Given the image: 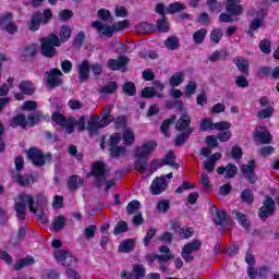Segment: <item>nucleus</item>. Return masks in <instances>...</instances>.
I'll use <instances>...</instances> for the list:
<instances>
[{
  "label": "nucleus",
  "mask_w": 279,
  "mask_h": 279,
  "mask_svg": "<svg viewBox=\"0 0 279 279\" xmlns=\"http://www.w3.org/2000/svg\"><path fill=\"white\" fill-rule=\"evenodd\" d=\"M209 38L211 43H215V45H219V43H221V39L223 38V33L221 32V28H214L209 35Z\"/></svg>",
  "instance_id": "50"
},
{
  "label": "nucleus",
  "mask_w": 279,
  "mask_h": 279,
  "mask_svg": "<svg viewBox=\"0 0 279 279\" xmlns=\"http://www.w3.org/2000/svg\"><path fill=\"white\" fill-rule=\"evenodd\" d=\"M158 147L156 142H147L135 149V169L138 173H145L149 165V154Z\"/></svg>",
  "instance_id": "1"
},
{
  "label": "nucleus",
  "mask_w": 279,
  "mask_h": 279,
  "mask_svg": "<svg viewBox=\"0 0 279 279\" xmlns=\"http://www.w3.org/2000/svg\"><path fill=\"white\" fill-rule=\"evenodd\" d=\"M175 130L178 132H186L187 130H193V128H191V116L183 113L177 121Z\"/></svg>",
  "instance_id": "20"
},
{
  "label": "nucleus",
  "mask_w": 279,
  "mask_h": 279,
  "mask_svg": "<svg viewBox=\"0 0 279 279\" xmlns=\"http://www.w3.org/2000/svg\"><path fill=\"white\" fill-rule=\"evenodd\" d=\"M84 186V178L77 175V174H72L68 179V189L69 191H77Z\"/></svg>",
  "instance_id": "21"
},
{
  "label": "nucleus",
  "mask_w": 279,
  "mask_h": 279,
  "mask_svg": "<svg viewBox=\"0 0 279 279\" xmlns=\"http://www.w3.org/2000/svg\"><path fill=\"white\" fill-rule=\"evenodd\" d=\"M92 119L94 120V122L87 123V130L92 134H97V132H99V130H104V126H101V123L99 122V117H96V119H95V117H93Z\"/></svg>",
  "instance_id": "44"
},
{
  "label": "nucleus",
  "mask_w": 279,
  "mask_h": 279,
  "mask_svg": "<svg viewBox=\"0 0 279 279\" xmlns=\"http://www.w3.org/2000/svg\"><path fill=\"white\" fill-rule=\"evenodd\" d=\"M27 156L28 160H31L35 167H45L47 162L53 160V155H51V153L45 155L43 150L38 148H29Z\"/></svg>",
  "instance_id": "7"
},
{
  "label": "nucleus",
  "mask_w": 279,
  "mask_h": 279,
  "mask_svg": "<svg viewBox=\"0 0 279 279\" xmlns=\"http://www.w3.org/2000/svg\"><path fill=\"white\" fill-rule=\"evenodd\" d=\"M87 178H95L96 189H101V186L106 184V178H108V172L106 171V163L101 160L95 161L92 165V168L87 174Z\"/></svg>",
  "instance_id": "6"
},
{
  "label": "nucleus",
  "mask_w": 279,
  "mask_h": 279,
  "mask_svg": "<svg viewBox=\"0 0 279 279\" xmlns=\"http://www.w3.org/2000/svg\"><path fill=\"white\" fill-rule=\"evenodd\" d=\"M163 44L169 51H177V49H180V39H178V36H169L165 39Z\"/></svg>",
  "instance_id": "33"
},
{
  "label": "nucleus",
  "mask_w": 279,
  "mask_h": 279,
  "mask_svg": "<svg viewBox=\"0 0 279 279\" xmlns=\"http://www.w3.org/2000/svg\"><path fill=\"white\" fill-rule=\"evenodd\" d=\"M10 125L13 129L22 128V130H25L27 128V118L25 117V114L20 113L16 114L15 117H13L10 121Z\"/></svg>",
  "instance_id": "25"
},
{
  "label": "nucleus",
  "mask_w": 279,
  "mask_h": 279,
  "mask_svg": "<svg viewBox=\"0 0 279 279\" xmlns=\"http://www.w3.org/2000/svg\"><path fill=\"white\" fill-rule=\"evenodd\" d=\"M15 178L19 186L29 187L32 186V184H34V175H32V173H27V174L17 173Z\"/></svg>",
  "instance_id": "28"
},
{
  "label": "nucleus",
  "mask_w": 279,
  "mask_h": 279,
  "mask_svg": "<svg viewBox=\"0 0 279 279\" xmlns=\"http://www.w3.org/2000/svg\"><path fill=\"white\" fill-rule=\"evenodd\" d=\"M122 138L124 141V145H134V131L126 129L122 135Z\"/></svg>",
  "instance_id": "56"
},
{
  "label": "nucleus",
  "mask_w": 279,
  "mask_h": 279,
  "mask_svg": "<svg viewBox=\"0 0 279 279\" xmlns=\"http://www.w3.org/2000/svg\"><path fill=\"white\" fill-rule=\"evenodd\" d=\"M271 271V266L264 265L258 268L257 278L259 279H267L269 278V272Z\"/></svg>",
  "instance_id": "61"
},
{
  "label": "nucleus",
  "mask_w": 279,
  "mask_h": 279,
  "mask_svg": "<svg viewBox=\"0 0 279 279\" xmlns=\"http://www.w3.org/2000/svg\"><path fill=\"white\" fill-rule=\"evenodd\" d=\"M182 10H186V4L181 2H172L167 8V14H178V12H182Z\"/></svg>",
  "instance_id": "40"
},
{
  "label": "nucleus",
  "mask_w": 279,
  "mask_h": 279,
  "mask_svg": "<svg viewBox=\"0 0 279 279\" xmlns=\"http://www.w3.org/2000/svg\"><path fill=\"white\" fill-rule=\"evenodd\" d=\"M51 120L63 128L68 134H73L75 132V119L73 117L66 118L60 111H54L51 116Z\"/></svg>",
  "instance_id": "10"
},
{
  "label": "nucleus",
  "mask_w": 279,
  "mask_h": 279,
  "mask_svg": "<svg viewBox=\"0 0 279 279\" xmlns=\"http://www.w3.org/2000/svg\"><path fill=\"white\" fill-rule=\"evenodd\" d=\"M276 213V201L269 195L265 196L263 206L258 210V217L262 221H267L268 217H274Z\"/></svg>",
  "instance_id": "11"
},
{
  "label": "nucleus",
  "mask_w": 279,
  "mask_h": 279,
  "mask_svg": "<svg viewBox=\"0 0 279 279\" xmlns=\"http://www.w3.org/2000/svg\"><path fill=\"white\" fill-rule=\"evenodd\" d=\"M260 27H263V20H260V19H254V20L251 22L246 34H247L248 36H251V38H254V32H256L257 29H260Z\"/></svg>",
  "instance_id": "42"
},
{
  "label": "nucleus",
  "mask_w": 279,
  "mask_h": 279,
  "mask_svg": "<svg viewBox=\"0 0 279 279\" xmlns=\"http://www.w3.org/2000/svg\"><path fill=\"white\" fill-rule=\"evenodd\" d=\"M182 82H184V74L182 72H178L170 77V86L173 88L180 86Z\"/></svg>",
  "instance_id": "52"
},
{
  "label": "nucleus",
  "mask_w": 279,
  "mask_h": 279,
  "mask_svg": "<svg viewBox=\"0 0 279 279\" xmlns=\"http://www.w3.org/2000/svg\"><path fill=\"white\" fill-rule=\"evenodd\" d=\"M130 26V21L123 20L117 22L116 25H106L101 21H94L92 23V27L94 29H97L99 34H102V36H107V38H112L114 36V32H123L126 27Z\"/></svg>",
  "instance_id": "3"
},
{
  "label": "nucleus",
  "mask_w": 279,
  "mask_h": 279,
  "mask_svg": "<svg viewBox=\"0 0 279 279\" xmlns=\"http://www.w3.org/2000/svg\"><path fill=\"white\" fill-rule=\"evenodd\" d=\"M167 179L163 177H156L150 184L151 195H160L167 191Z\"/></svg>",
  "instance_id": "16"
},
{
  "label": "nucleus",
  "mask_w": 279,
  "mask_h": 279,
  "mask_svg": "<svg viewBox=\"0 0 279 279\" xmlns=\"http://www.w3.org/2000/svg\"><path fill=\"white\" fill-rule=\"evenodd\" d=\"M17 198L20 199V202H16L14 204V210L16 213V218L19 219V221H25V217H27V206L29 213H33L34 215L38 213L36 207H34L35 201L32 194H26L25 192H22L19 194Z\"/></svg>",
  "instance_id": "2"
},
{
  "label": "nucleus",
  "mask_w": 279,
  "mask_h": 279,
  "mask_svg": "<svg viewBox=\"0 0 279 279\" xmlns=\"http://www.w3.org/2000/svg\"><path fill=\"white\" fill-rule=\"evenodd\" d=\"M19 90L26 95L27 97H32L36 93V87L32 81H21L19 84Z\"/></svg>",
  "instance_id": "22"
},
{
  "label": "nucleus",
  "mask_w": 279,
  "mask_h": 279,
  "mask_svg": "<svg viewBox=\"0 0 279 279\" xmlns=\"http://www.w3.org/2000/svg\"><path fill=\"white\" fill-rule=\"evenodd\" d=\"M0 29L11 36L19 33V26L16 22H14V14L12 12L2 13L0 15Z\"/></svg>",
  "instance_id": "9"
},
{
  "label": "nucleus",
  "mask_w": 279,
  "mask_h": 279,
  "mask_svg": "<svg viewBox=\"0 0 279 279\" xmlns=\"http://www.w3.org/2000/svg\"><path fill=\"white\" fill-rule=\"evenodd\" d=\"M240 198L244 204H247L248 206H252L254 204V193L250 189H244L241 194Z\"/></svg>",
  "instance_id": "38"
},
{
  "label": "nucleus",
  "mask_w": 279,
  "mask_h": 279,
  "mask_svg": "<svg viewBox=\"0 0 279 279\" xmlns=\"http://www.w3.org/2000/svg\"><path fill=\"white\" fill-rule=\"evenodd\" d=\"M141 97L143 99H151V97H156V90L151 86L144 87L142 89Z\"/></svg>",
  "instance_id": "60"
},
{
  "label": "nucleus",
  "mask_w": 279,
  "mask_h": 279,
  "mask_svg": "<svg viewBox=\"0 0 279 279\" xmlns=\"http://www.w3.org/2000/svg\"><path fill=\"white\" fill-rule=\"evenodd\" d=\"M134 247H136L134 240L126 239L120 243L118 251L120 252V254H130L134 252Z\"/></svg>",
  "instance_id": "26"
},
{
  "label": "nucleus",
  "mask_w": 279,
  "mask_h": 279,
  "mask_svg": "<svg viewBox=\"0 0 279 279\" xmlns=\"http://www.w3.org/2000/svg\"><path fill=\"white\" fill-rule=\"evenodd\" d=\"M90 77V62L83 60L78 65V81L84 84Z\"/></svg>",
  "instance_id": "19"
},
{
  "label": "nucleus",
  "mask_w": 279,
  "mask_h": 279,
  "mask_svg": "<svg viewBox=\"0 0 279 279\" xmlns=\"http://www.w3.org/2000/svg\"><path fill=\"white\" fill-rule=\"evenodd\" d=\"M160 165H168L170 167H173L174 169H179L180 165H178V162H175V154L173 153V150H169L165 158L161 160Z\"/></svg>",
  "instance_id": "34"
},
{
  "label": "nucleus",
  "mask_w": 279,
  "mask_h": 279,
  "mask_svg": "<svg viewBox=\"0 0 279 279\" xmlns=\"http://www.w3.org/2000/svg\"><path fill=\"white\" fill-rule=\"evenodd\" d=\"M274 112H276L274 107H266L265 109L257 111V119L260 121H265V119H271V117H274Z\"/></svg>",
  "instance_id": "36"
},
{
  "label": "nucleus",
  "mask_w": 279,
  "mask_h": 279,
  "mask_svg": "<svg viewBox=\"0 0 279 279\" xmlns=\"http://www.w3.org/2000/svg\"><path fill=\"white\" fill-rule=\"evenodd\" d=\"M173 258H175L173 254L158 255L156 253H150L146 256V260L148 263H154L155 260H159V263H167L169 260H173Z\"/></svg>",
  "instance_id": "24"
},
{
  "label": "nucleus",
  "mask_w": 279,
  "mask_h": 279,
  "mask_svg": "<svg viewBox=\"0 0 279 279\" xmlns=\"http://www.w3.org/2000/svg\"><path fill=\"white\" fill-rule=\"evenodd\" d=\"M169 208H171V203L169 202V199H161L157 203L158 213H161V214L168 213Z\"/></svg>",
  "instance_id": "58"
},
{
  "label": "nucleus",
  "mask_w": 279,
  "mask_h": 279,
  "mask_svg": "<svg viewBox=\"0 0 279 279\" xmlns=\"http://www.w3.org/2000/svg\"><path fill=\"white\" fill-rule=\"evenodd\" d=\"M109 154L111 158H121L128 154L125 146H113L109 148Z\"/></svg>",
  "instance_id": "39"
},
{
  "label": "nucleus",
  "mask_w": 279,
  "mask_h": 279,
  "mask_svg": "<svg viewBox=\"0 0 279 279\" xmlns=\"http://www.w3.org/2000/svg\"><path fill=\"white\" fill-rule=\"evenodd\" d=\"M138 208H141V202H138L137 199H134L128 204L126 213L129 215H134V213H136V210H138Z\"/></svg>",
  "instance_id": "64"
},
{
  "label": "nucleus",
  "mask_w": 279,
  "mask_h": 279,
  "mask_svg": "<svg viewBox=\"0 0 279 279\" xmlns=\"http://www.w3.org/2000/svg\"><path fill=\"white\" fill-rule=\"evenodd\" d=\"M53 19V12L51 9H45L43 13L34 12L31 15L28 22V29L31 32H38L41 25H48V23Z\"/></svg>",
  "instance_id": "5"
},
{
  "label": "nucleus",
  "mask_w": 279,
  "mask_h": 279,
  "mask_svg": "<svg viewBox=\"0 0 279 279\" xmlns=\"http://www.w3.org/2000/svg\"><path fill=\"white\" fill-rule=\"evenodd\" d=\"M117 88H119V85L117 82L111 81L107 85H105L102 88H100V93L102 95H112L113 93H117Z\"/></svg>",
  "instance_id": "46"
},
{
  "label": "nucleus",
  "mask_w": 279,
  "mask_h": 279,
  "mask_svg": "<svg viewBox=\"0 0 279 279\" xmlns=\"http://www.w3.org/2000/svg\"><path fill=\"white\" fill-rule=\"evenodd\" d=\"M193 134V129H187L186 131H181L180 134L175 136L174 145L177 147H182L186 141H189V137Z\"/></svg>",
  "instance_id": "29"
},
{
  "label": "nucleus",
  "mask_w": 279,
  "mask_h": 279,
  "mask_svg": "<svg viewBox=\"0 0 279 279\" xmlns=\"http://www.w3.org/2000/svg\"><path fill=\"white\" fill-rule=\"evenodd\" d=\"M241 172L248 184H256V182H258V175L256 174V159H251L247 163L242 165Z\"/></svg>",
  "instance_id": "12"
},
{
  "label": "nucleus",
  "mask_w": 279,
  "mask_h": 279,
  "mask_svg": "<svg viewBox=\"0 0 279 279\" xmlns=\"http://www.w3.org/2000/svg\"><path fill=\"white\" fill-rule=\"evenodd\" d=\"M71 34H73V31L71 29L70 26H62L60 28L59 39L61 40V43H69V39L71 38Z\"/></svg>",
  "instance_id": "48"
},
{
  "label": "nucleus",
  "mask_w": 279,
  "mask_h": 279,
  "mask_svg": "<svg viewBox=\"0 0 279 279\" xmlns=\"http://www.w3.org/2000/svg\"><path fill=\"white\" fill-rule=\"evenodd\" d=\"M22 53L24 58H35L37 53L36 44L24 47Z\"/></svg>",
  "instance_id": "55"
},
{
  "label": "nucleus",
  "mask_w": 279,
  "mask_h": 279,
  "mask_svg": "<svg viewBox=\"0 0 279 279\" xmlns=\"http://www.w3.org/2000/svg\"><path fill=\"white\" fill-rule=\"evenodd\" d=\"M145 271L146 269L143 264H135L131 274L133 276V279H143L145 278Z\"/></svg>",
  "instance_id": "43"
},
{
  "label": "nucleus",
  "mask_w": 279,
  "mask_h": 279,
  "mask_svg": "<svg viewBox=\"0 0 279 279\" xmlns=\"http://www.w3.org/2000/svg\"><path fill=\"white\" fill-rule=\"evenodd\" d=\"M235 219L239 223V226H242V228H244V230L250 231V218H247V215L236 210L235 211Z\"/></svg>",
  "instance_id": "35"
},
{
  "label": "nucleus",
  "mask_w": 279,
  "mask_h": 279,
  "mask_svg": "<svg viewBox=\"0 0 279 279\" xmlns=\"http://www.w3.org/2000/svg\"><path fill=\"white\" fill-rule=\"evenodd\" d=\"M207 35H208V29H206V28L197 29L193 34V40H194L195 45H202V43H204V40H206Z\"/></svg>",
  "instance_id": "41"
},
{
  "label": "nucleus",
  "mask_w": 279,
  "mask_h": 279,
  "mask_svg": "<svg viewBox=\"0 0 279 279\" xmlns=\"http://www.w3.org/2000/svg\"><path fill=\"white\" fill-rule=\"evenodd\" d=\"M179 234L181 239H191V236L195 234V229L192 227L185 226L179 231Z\"/></svg>",
  "instance_id": "57"
},
{
  "label": "nucleus",
  "mask_w": 279,
  "mask_h": 279,
  "mask_svg": "<svg viewBox=\"0 0 279 279\" xmlns=\"http://www.w3.org/2000/svg\"><path fill=\"white\" fill-rule=\"evenodd\" d=\"M128 230H130L128 222L122 220L116 225V227L113 229V234H114V236H119V234H123V233L128 232Z\"/></svg>",
  "instance_id": "49"
},
{
  "label": "nucleus",
  "mask_w": 279,
  "mask_h": 279,
  "mask_svg": "<svg viewBox=\"0 0 279 279\" xmlns=\"http://www.w3.org/2000/svg\"><path fill=\"white\" fill-rule=\"evenodd\" d=\"M182 250H184L187 254H193V252H199V250H202V240L195 239L192 242L185 244Z\"/></svg>",
  "instance_id": "31"
},
{
  "label": "nucleus",
  "mask_w": 279,
  "mask_h": 279,
  "mask_svg": "<svg viewBox=\"0 0 279 279\" xmlns=\"http://www.w3.org/2000/svg\"><path fill=\"white\" fill-rule=\"evenodd\" d=\"M53 256L54 260H57L59 265L66 267V269H75V267H77V258H75L69 251L57 250L54 251Z\"/></svg>",
  "instance_id": "8"
},
{
  "label": "nucleus",
  "mask_w": 279,
  "mask_h": 279,
  "mask_svg": "<svg viewBox=\"0 0 279 279\" xmlns=\"http://www.w3.org/2000/svg\"><path fill=\"white\" fill-rule=\"evenodd\" d=\"M128 64H130V59L128 56H119L117 59H109L107 61V68L109 71H121L122 73L128 72Z\"/></svg>",
  "instance_id": "14"
},
{
  "label": "nucleus",
  "mask_w": 279,
  "mask_h": 279,
  "mask_svg": "<svg viewBox=\"0 0 279 279\" xmlns=\"http://www.w3.org/2000/svg\"><path fill=\"white\" fill-rule=\"evenodd\" d=\"M232 62L233 64H235L240 73H242L243 75H250V62L247 60L238 57L234 58Z\"/></svg>",
  "instance_id": "23"
},
{
  "label": "nucleus",
  "mask_w": 279,
  "mask_h": 279,
  "mask_svg": "<svg viewBox=\"0 0 279 279\" xmlns=\"http://www.w3.org/2000/svg\"><path fill=\"white\" fill-rule=\"evenodd\" d=\"M201 132H208V130H215V123L210 119H204L201 122Z\"/></svg>",
  "instance_id": "63"
},
{
  "label": "nucleus",
  "mask_w": 279,
  "mask_h": 279,
  "mask_svg": "<svg viewBox=\"0 0 279 279\" xmlns=\"http://www.w3.org/2000/svg\"><path fill=\"white\" fill-rule=\"evenodd\" d=\"M41 119H43V114L40 113L27 116L28 126L35 128V125H38V123H40Z\"/></svg>",
  "instance_id": "62"
},
{
  "label": "nucleus",
  "mask_w": 279,
  "mask_h": 279,
  "mask_svg": "<svg viewBox=\"0 0 279 279\" xmlns=\"http://www.w3.org/2000/svg\"><path fill=\"white\" fill-rule=\"evenodd\" d=\"M216 171L218 175H223V173H226L225 178L227 180H232V178L239 173V168L234 163H228L226 167L219 166Z\"/></svg>",
  "instance_id": "18"
},
{
  "label": "nucleus",
  "mask_w": 279,
  "mask_h": 279,
  "mask_svg": "<svg viewBox=\"0 0 279 279\" xmlns=\"http://www.w3.org/2000/svg\"><path fill=\"white\" fill-rule=\"evenodd\" d=\"M226 12L233 16H241L245 10L243 9V4H241V0H227Z\"/></svg>",
  "instance_id": "17"
},
{
  "label": "nucleus",
  "mask_w": 279,
  "mask_h": 279,
  "mask_svg": "<svg viewBox=\"0 0 279 279\" xmlns=\"http://www.w3.org/2000/svg\"><path fill=\"white\" fill-rule=\"evenodd\" d=\"M122 90L124 95H128V97L136 96V85L134 82H125L122 86Z\"/></svg>",
  "instance_id": "45"
},
{
  "label": "nucleus",
  "mask_w": 279,
  "mask_h": 279,
  "mask_svg": "<svg viewBox=\"0 0 279 279\" xmlns=\"http://www.w3.org/2000/svg\"><path fill=\"white\" fill-rule=\"evenodd\" d=\"M177 119H178V117L171 116L170 119H166V120L162 121L160 130H161V134H163V136L166 138H169V136H171V133L169 132V129L171 128L172 123H175Z\"/></svg>",
  "instance_id": "30"
},
{
  "label": "nucleus",
  "mask_w": 279,
  "mask_h": 279,
  "mask_svg": "<svg viewBox=\"0 0 279 279\" xmlns=\"http://www.w3.org/2000/svg\"><path fill=\"white\" fill-rule=\"evenodd\" d=\"M41 43V56L44 58H56L58 56V50L56 47L62 46V40H60V37L56 34H50L48 37H44L40 40Z\"/></svg>",
  "instance_id": "4"
},
{
  "label": "nucleus",
  "mask_w": 279,
  "mask_h": 279,
  "mask_svg": "<svg viewBox=\"0 0 279 279\" xmlns=\"http://www.w3.org/2000/svg\"><path fill=\"white\" fill-rule=\"evenodd\" d=\"M156 27L161 34H167V32H169V22L167 21V16L158 20L156 23Z\"/></svg>",
  "instance_id": "51"
},
{
  "label": "nucleus",
  "mask_w": 279,
  "mask_h": 279,
  "mask_svg": "<svg viewBox=\"0 0 279 279\" xmlns=\"http://www.w3.org/2000/svg\"><path fill=\"white\" fill-rule=\"evenodd\" d=\"M71 19H73V11L64 9L59 12V21H61V23H66L71 21Z\"/></svg>",
  "instance_id": "59"
},
{
  "label": "nucleus",
  "mask_w": 279,
  "mask_h": 279,
  "mask_svg": "<svg viewBox=\"0 0 279 279\" xmlns=\"http://www.w3.org/2000/svg\"><path fill=\"white\" fill-rule=\"evenodd\" d=\"M254 141H258L259 143H262V145H269V143L274 141V136L271 135V133L257 131L254 134Z\"/></svg>",
  "instance_id": "32"
},
{
  "label": "nucleus",
  "mask_w": 279,
  "mask_h": 279,
  "mask_svg": "<svg viewBox=\"0 0 279 279\" xmlns=\"http://www.w3.org/2000/svg\"><path fill=\"white\" fill-rule=\"evenodd\" d=\"M121 143V134L120 133H113L110 135L109 140L107 141V145L110 149V147H118Z\"/></svg>",
  "instance_id": "54"
},
{
  "label": "nucleus",
  "mask_w": 279,
  "mask_h": 279,
  "mask_svg": "<svg viewBox=\"0 0 279 279\" xmlns=\"http://www.w3.org/2000/svg\"><path fill=\"white\" fill-rule=\"evenodd\" d=\"M64 226H66V217L60 215L54 218L52 222V229L54 232H60L61 230H64Z\"/></svg>",
  "instance_id": "37"
},
{
  "label": "nucleus",
  "mask_w": 279,
  "mask_h": 279,
  "mask_svg": "<svg viewBox=\"0 0 279 279\" xmlns=\"http://www.w3.org/2000/svg\"><path fill=\"white\" fill-rule=\"evenodd\" d=\"M97 232V226L95 225H89L84 229L83 236L87 241H90V239H95V233Z\"/></svg>",
  "instance_id": "53"
},
{
  "label": "nucleus",
  "mask_w": 279,
  "mask_h": 279,
  "mask_svg": "<svg viewBox=\"0 0 279 279\" xmlns=\"http://www.w3.org/2000/svg\"><path fill=\"white\" fill-rule=\"evenodd\" d=\"M209 213L215 215L213 217V222L215 226H232V219L228 216L226 210L217 208V206L211 205L209 208Z\"/></svg>",
  "instance_id": "13"
},
{
  "label": "nucleus",
  "mask_w": 279,
  "mask_h": 279,
  "mask_svg": "<svg viewBox=\"0 0 279 279\" xmlns=\"http://www.w3.org/2000/svg\"><path fill=\"white\" fill-rule=\"evenodd\" d=\"M35 263L36 259L34 258V256L28 255L16 262L14 265V269L15 271H21V269H23L24 267H32V265H34Z\"/></svg>",
  "instance_id": "27"
},
{
  "label": "nucleus",
  "mask_w": 279,
  "mask_h": 279,
  "mask_svg": "<svg viewBox=\"0 0 279 279\" xmlns=\"http://www.w3.org/2000/svg\"><path fill=\"white\" fill-rule=\"evenodd\" d=\"M62 71L58 68H52L47 75V85L49 88H58L59 86H62Z\"/></svg>",
  "instance_id": "15"
},
{
  "label": "nucleus",
  "mask_w": 279,
  "mask_h": 279,
  "mask_svg": "<svg viewBox=\"0 0 279 279\" xmlns=\"http://www.w3.org/2000/svg\"><path fill=\"white\" fill-rule=\"evenodd\" d=\"M206 3L209 12H213L214 14H219L222 10L221 2L217 0H206Z\"/></svg>",
  "instance_id": "47"
}]
</instances>
